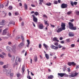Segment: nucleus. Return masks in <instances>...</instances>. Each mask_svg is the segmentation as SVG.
Listing matches in <instances>:
<instances>
[{
    "label": "nucleus",
    "mask_w": 79,
    "mask_h": 79,
    "mask_svg": "<svg viewBox=\"0 0 79 79\" xmlns=\"http://www.w3.org/2000/svg\"><path fill=\"white\" fill-rule=\"evenodd\" d=\"M0 7H1L2 8H3L4 7V6L3 4L0 5Z\"/></svg>",
    "instance_id": "54"
},
{
    "label": "nucleus",
    "mask_w": 79,
    "mask_h": 79,
    "mask_svg": "<svg viewBox=\"0 0 79 79\" xmlns=\"http://www.w3.org/2000/svg\"><path fill=\"white\" fill-rule=\"evenodd\" d=\"M34 15L36 16H37L38 15H40V14L37 11H35L34 13Z\"/></svg>",
    "instance_id": "27"
},
{
    "label": "nucleus",
    "mask_w": 79,
    "mask_h": 79,
    "mask_svg": "<svg viewBox=\"0 0 79 79\" xmlns=\"http://www.w3.org/2000/svg\"><path fill=\"white\" fill-rule=\"evenodd\" d=\"M39 48H41L42 47V45L41 44H39Z\"/></svg>",
    "instance_id": "49"
},
{
    "label": "nucleus",
    "mask_w": 79,
    "mask_h": 79,
    "mask_svg": "<svg viewBox=\"0 0 79 79\" xmlns=\"http://www.w3.org/2000/svg\"><path fill=\"white\" fill-rule=\"evenodd\" d=\"M66 49V48L64 47H62V50H65Z\"/></svg>",
    "instance_id": "60"
},
{
    "label": "nucleus",
    "mask_w": 79,
    "mask_h": 79,
    "mask_svg": "<svg viewBox=\"0 0 79 79\" xmlns=\"http://www.w3.org/2000/svg\"><path fill=\"white\" fill-rule=\"evenodd\" d=\"M32 16L33 18V21L35 23H37L38 21V19L36 17L35 15H32Z\"/></svg>",
    "instance_id": "4"
},
{
    "label": "nucleus",
    "mask_w": 79,
    "mask_h": 79,
    "mask_svg": "<svg viewBox=\"0 0 79 79\" xmlns=\"http://www.w3.org/2000/svg\"><path fill=\"white\" fill-rule=\"evenodd\" d=\"M39 28L40 29H43L44 28V26L43 25L41 24H40L39 25Z\"/></svg>",
    "instance_id": "13"
},
{
    "label": "nucleus",
    "mask_w": 79,
    "mask_h": 79,
    "mask_svg": "<svg viewBox=\"0 0 79 79\" xmlns=\"http://www.w3.org/2000/svg\"><path fill=\"white\" fill-rule=\"evenodd\" d=\"M24 10H27V5L26 4H24Z\"/></svg>",
    "instance_id": "22"
},
{
    "label": "nucleus",
    "mask_w": 79,
    "mask_h": 79,
    "mask_svg": "<svg viewBox=\"0 0 79 79\" xmlns=\"http://www.w3.org/2000/svg\"><path fill=\"white\" fill-rule=\"evenodd\" d=\"M43 45L46 49L47 50H48V46L47 45L45 44H43Z\"/></svg>",
    "instance_id": "14"
},
{
    "label": "nucleus",
    "mask_w": 79,
    "mask_h": 79,
    "mask_svg": "<svg viewBox=\"0 0 79 79\" xmlns=\"http://www.w3.org/2000/svg\"><path fill=\"white\" fill-rule=\"evenodd\" d=\"M24 67H22V71L23 72V73L25 71Z\"/></svg>",
    "instance_id": "31"
},
{
    "label": "nucleus",
    "mask_w": 79,
    "mask_h": 79,
    "mask_svg": "<svg viewBox=\"0 0 79 79\" xmlns=\"http://www.w3.org/2000/svg\"><path fill=\"white\" fill-rule=\"evenodd\" d=\"M15 56H13L12 57V63H13L15 61Z\"/></svg>",
    "instance_id": "29"
},
{
    "label": "nucleus",
    "mask_w": 79,
    "mask_h": 79,
    "mask_svg": "<svg viewBox=\"0 0 79 79\" xmlns=\"http://www.w3.org/2000/svg\"><path fill=\"white\" fill-rule=\"evenodd\" d=\"M19 6H22V4L21 2L19 3Z\"/></svg>",
    "instance_id": "52"
},
{
    "label": "nucleus",
    "mask_w": 79,
    "mask_h": 79,
    "mask_svg": "<svg viewBox=\"0 0 79 79\" xmlns=\"http://www.w3.org/2000/svg\"><path fill=\"white\" fill-rule=\"evenodd\" d=\"M44 24L45 25H47V26L48 27L49 25V23H48V21H46L45 20H44Z\"/></svg>",
    "instance_id": "17"
},
{
    "label": "nucleus",
    "mask_w": 79,
    "mask_h": 79,
    "mask_svg": "<svg viewBox=\"0 0 79 79\" xmlns=\"http://www.w3.org/2000/svg\"><path fill=\"white\" fill-rule=\"evenodd\" d=\"M4 56L3 55L0 54V58H4Z\"/></svg>",
    "instance_id": "42"
},
{
    "label": "nucleus",
    "mask_w": 79,
    "mask_h": 79,
    "mask_svg": "<svg viewBox=\"0 0 79 79\" xmlns=\"http://www.w3.org/2000/svg\"><path fill=\"white\" fill-rule=\"evenodd\" d=\"M71 47L72 48H74L75 46V44H71Z\"/></svg>",
    "instance_id": "43"
},
{
    "label": "nucleus",
    "mask_w": 79,
    "mask_h": 79,
    "mask_svg": "<svg viewBox=\"0 0 79 79\" xmlns=\"http://www.w3.org/2000/svg\"><path fill=\"white\" fill-rule=\"evenodd\" d=\"M11 72V71L10 70H7V71L6 72V75L7 76H9Z\"/></svg>",
    "instance_id": "12"
},
{
    "label": "nucleus",
    "mask_w": 79,
    "mask_h": 79,
    "mask_svg": "<svg viewBox=\"0 0 79 79\" xmlns=\"http://www.w3.org/2000/svg\"><path fill=\"white\" fill-rule=\"evenodd\" d=\"M45 57L46 58L47 60H48L49 59V55L48 54H45Z\"/></svg>",
    "instance_id": "20"
},
{
    "label": "nucleus",
    "mask_w": 79,
    "mask_h": 79,
    "mask_svg": "<svg viewBox=\"0 0 79 79\" xmlns=\"http://www.w3.org/2000/svg\"><path fill=\"white\" fill-rule=\"evenodd\" d=\"M61 28L63 30H64L65 29V24L64 23H62L61 25Z\"/></svg>",
    "instance_id": "6"
},
{
    "label": "nucleus",
    "mask_w": 79,
    "mask_h": 79,
    "mask_svg": "<svg viewBox=\"0 0 79 79\" xmlns=\"http://www.w3.org/2000/svg\"><path fill=\"white\" fill-rule=\"evenodd\" d=\"M17 57L16 58V60H15V65H17L18 64V60H17Z\"/></svg>",
    "instance_id": "35"
},
{
    "label": "nucleus",
    "mask_w": 79,
    "mask_h": 79,
    "mask_svg": "<svg viewBox=\"0 0 79 79\" xmlns=\"http://www.w3.org/2000/svg\"><path fill=\"white\" fill-rule=\"evenodd\" d=\"M53 3H54V4L56 5H57L58 3L57 1L56 0H55L53 1Z\"/></svg>",
    "instance_id": "32"
},
{
    "label": "nucleus",
    "mask_w": 79,
    "mask_h": 79,
    "mask_svg": "<svg viewBox=\"0 0 79 79\" xmlns=\"http://www.w3.org/2000/svg\"><path fill=\"white\" fill-rule=\"evenodd\" d=\"M68 65L70 66H72V62H69L68 63Z\"/></svg>",
    "instance_id": "33"
},
{
    "label": "nucleus",
    "mask_w": 79,
    "mask_h": 79,
    "mask_svg": "<svg viewBox=\"0 0 79 79\" xmlns=\"http://www.w3.org/2000/svg\"><path fill=\"white\" fill-rule=\"evenodd\" d=\"M43 17L44 18H46L47 19H48V16L46 15H43Z\"/></svg>",
    "instance_id": "44"
},
{
    "label": "nucleus",
    "mask_w": 79,
    "mask_h": 79,
    "mask_svg": "<svg viewBox=\"0 0 79 79\" xmlns=\"http://www.w3.org/2000/svg\"><path fill=\"white\" fill-rule=\"evenodd\" d=\"M72 11H69L67 12V14L68 15H70L72 14Z\"/></svg>",
    "instance_id": "26"
},
{
    "label": "nucleus",
    "mask_w": 79,
    "mask_h": 79,
    "mask_svg": "<svg viewBox=\"0 0 79 79\" xmlns=\"http://www.w3.org/2000/svg\"><path fill=\"white\" fill-rule=\"evenodd\" d=\"M9 4V1H7V3L6 5V6H7L8 7V6Z\"/></svg>",
    "instance_id": "36"
},
{
    "label": "nucleus",
    "mask_w": 79,
    "mask_h": 79,
    "mask_svg": "<svg viewBox=\"0 0 79 79\" xmlns=\"http://www.w3.org/2000/svg\"><path fill=\"white\" fill-rule=\"evenodd\" d=\"M53 40L54 41H56L57 42H59V40H57V38L56 37H54L53 39Z\"/></svg>",
    "instance_id": "18"
},
{
    "label": "nucleus",
    "mask_w": 79,
    "mask_h": 79,
    "mask_svg": "<svg viewBox=\"0 0 79 79\" xmlns=\"http://www.w3.org/2000/svg\"><path fill=\"white\" fill-rule=\"evenodd\" d=\"M64 73H58V76H60L61 77H63L64 76Z\"/></svg>",
    "instance_id": "11"
},
{
    "label": "nucleus",
    "mask_w": 79,
    "mask_h": 79,
    "mask_svg": "<svg viewBox=\"0 0 79 79\" xmlns=\"http://www.w3.org/2000/svg\"><path fill=\"white\" fill-rule=\"evenodd\" d=\"M64 40H62L60 41V43L62 44H64Z\"/></svg>",
    "instance_id": "58"
},
{
    "label": "nucleus",
    "mask_w": 79,
    "mask_h": 79,
    "mask_svg": "<svg viewBox=\"0 0 79 79\" xmlns=\"http://www.w3.org/2000/svg\"><path fill=\"white\" fill-rule=\"evenodd\" d=\"M24 25V23L23 22H22V23H21V25H22V26H23Z\"/></svg>",
    "instance_id": "63"
},
{
    "label": "nucleus",
    "mask_w": 79,
    "mask_h": 79,
    "mask_svg": "<svg viewBox=\"0 0 79 79\" xmlns=\"http://www.w3.org/2000/svg\"><path fill=\"white\" fill-rule=\"evenodd\" d=\"M15 23L14 21H10V22H9V24H13V25H15Z\"/></svg>",
    "instance_id": "21"
},
{
    "label": "nucleus",
    "mask_w": 79,
    "mask_h": 79,
    "mask_svg": "<svg viewBox=\"0 0 79 79\" xmlns=\"http://www.w3.org/2000/svg\"><path fill=\"white\" fill-rule=\"evenodd\" d=\"M79 68V65H77L76 66V69H78Z\"/></svg>",
    "instance_id": "64"
},
{
    "label": "nucleus",
    "mask_w": 79,
    "mask_h": 79,
    "mask_svg": "<svg viewBox=\"0 0 79 79\" xmlns=\"http://www.w3.org/2000/svg\"><path fill=\"white\" fill-rule=\"evenodd\" d=\"M78 74V73H74L73 74H72L71 75H70V77H73L75 76H77V75Z\"/></svg>",
    "instance_id": "10"
},
{
    "label": "nucleus",
    "mask_w": 79,
    "mask_h": 79,
    "mask_svg": "<svg viewBox=\"0 0 79 79\" xmlns=\"http://www.w3.org/2000/svg\"><path fill=\"white\" fill-rule=\"evenodd\" d=\"M5 20H2V23H5Z\"/></svg>",
    "instance_id": "55"
},
{
    "label": "nucleus",
    "mask_w": 79,
    "mask_h": 79,
    "mask_svg": "<svg viewBox=\"0 0 79 79\" xmlns=\"http://www.w3.org/2000/svg\"><path fill=\"white\" fill-rule=\"evenodd\" d=\"M51 26L53 28H54V27H55V26L54 25H53L52 24H50Z\"/></svg>",
    "instance_id": "62"
},
{
    "label": "nucleus",
    "mask_w": 79,
    "mask_h": 79,
    "mask_svg": "<svg viewBox=\"0 0 79 79\" xmlns=\"http://www.w3.org/2000/svg\"><path fill=\"white\" fill-rule=\"evenodd\" d=\"M68 5L67 4L62 3L61 5V7L62 9L66 8L68 7Z\"/></svg>",
    "instance_id": "2"
},
{
    "label": "nucleus",
    "mask_w": 79,
    "mask_h": 79,
    "mask_svg": "<svg viewBox=\"0 0 79 79\" xmlns=\"http://www.w3.org/2000/svg\"><path fill=\"white\" fill-rule=\"evenodd\" d=\"M68 24L69 25V29L73 30H77V27L76 26L74 27L73 23L69 22L68 23Z\"/></svg>",
    "instance_id": "1"
},
{
    "label": "nucleus",
    "mask_w": 79,
    "mask_h": 79,
    "mask_svg": "<svg viewBox=\"0 0 79 79\" xmlns=\"http://www.w3.org/2000/svg\"><path fill=\"white\" fill-rule=\"evenodd\" d=\"M62 46H61L60 44H59V45H58V48H62Z\"/></svg>",
    "instance_id": "45"
},
{
    "label": "nucleus",
    "mask_w": 79,
    "mask_h": 79,
    "mask_svg": "<svg viewBox=\"0 0 79 79\" xmlns=\"http://www.w3.org/2000/svg\"><path fill=\"white\" fill-rule=\"evenodd\" d=\"M54 45L56 46H58L59 44L58 42H56L54 44Z\"/></svg>",
    "instance_id": "40"
},
{
    "label": "nucleus",
    "mask_w": 79,
    "mask_h": 79,
    "mask_svg": "<svg viewBox=\"0 0 79 79\" xmlns=\"http://www.w3.org/2000/svg\"><path fill=\"white\" fill-rule=\"evenodd\" d=\"M39 4L40 5H42V2H40L39 3Z\"/></svg>",
    "instance_id": "56"
},
{
    "label": "nucleus",
    "mask_w": 79,
    "mask_h": 79,
    "mask_svg": "<svg viewBox=\"0 0 79 79\" xmlns=\"http://www.w3.org/2000/svg\"><path fill=\"white\" fill-rule=\"evenodd\" d=\"M63 29L62 28L60 27L57 30H56V32L57 33H60L61 31H62Z\"/></svg>",
    "instance_id": "7"
},
{
    "label": "nucleus",
    "mask_w": 79,
    "mask_h": 79,
    "mask_svg": "<svg viewBox=\"0 0 79 79\" xmlns=\"http://www.w3.org/2000/svg\"><path fill=\"white\" fill-rule=\"evenodd\" d=\"M11 48L10 47L8 46L7 47V51H10V50H11Z\"/></svg>",
    "instance_id": "25"
},
{
    "label": "nucleus",
    "mask_w": 79,
    "mask_h": 79,
    "mask_svg": "<svg viewBox=\"0 0 79 79\" xmlns=\"http://www.w3.org/2000/svg\"><path fill=\"white\" fill-rule=\"evenodd\" d=\"M74 19H70L69 20V21L72 23L74 21Z\"/></svg>",
    "instance_id": "50"
},
{
    "label": "nucleus",
    "mask_w": 79,
    "mask_h": 79,
    "mask_svg": "<svg viewBox=\"0 0 79 79\" xmlns=\"http://www.w3.org/2000/svg\"><path fill=\"white\" fill-rule=\"evenodd\" d=\"M64 76H65V77H68V75H67V74H66V73H64Z\"/></svg>",
    "instance_id": "61"
},
{
    "label": "nucleus",
    "mask_w": 79,
    "mask_h": 79,
    "mask_svg": "<svg viewBox=\"0 0 79 79\" xmlns=\"http://www.w3.org/2000/svg\"><path fill=\"white\" fill-rule=\"evenodd\" d=\"M20 38V37L19 36H17V37H16V38H15V39L16 40H17L19 39Z\"/></svg>",
    "instance_id": "46"
},
{
    "label": "nucleus",
    "mask_w": 79,
    "mask_h": 79,
    "mask_svg": "<svg viewBox=\"0 0 79 79\" xmlns=\"http://www.w3.org/2000/svg\"><path fill=\"white\" fill-rule=\"evenodd\" d=\"M69 40H70V39H68L66 40V41L68 42H70Z\"/></svg>",
    "instance_id": "53"
},
{
    "label": "nucleus",
    "mask_w": 79,
    "mask_h": 79,
    "mask_svg": "<svg viewBox=\"0 0 79 79\" xmlns=\"http://www.w3.org/2000/svg\"><path fill=\"white\" fill-rule=\"evenodd\" d=\"M14 74L13 73H11L10 74V77H12L13 76Z\"/></svg>",
    "instance_id": "39"
},
{
    "label": "nucleus",
    "mask_w": 79,
    "mask_h": 79,
    "mask_svg": "<svg viewBox=\"0 0 79 79\" xmlns=\"http://www.w3.org/2000/svg\"><path fill=\"white\" fill-rule=\"evenodd\" d=\"M52 5V3L49 2H48L45 4V5L46 6H51Z\"/></svg>",
    "instance_id": "23"
},
{
    "label": "nucleus",
    "mask_w": 79,
    "mask_h": 79,
    "mask_svg": "<svg viewBox=\"0 0 79 79\" xmlns=\"http://www.w3.org/2000/svg\"><path fill=\"white\" fill-rule=\"evenodd\" d=\"M12 8L13 7L12 6H9V9L10 10H12Z\"/></svg>",
    "instance_id": "37"
},
{
    "label": "nucleus",
    "mask_w": 79,
    "mask_h": 79,
    "mask_svg": "<svg viewBox=\"0 0 79 79\" xmlns=\"http://www.w3.org/2000/svg\"><path fill=\"white\" fill-rule=\"evenodd\" d=\"M19 15L18 12H16L15 13V15Z\"/></svg>",
    "instance_id": "41"
},
{
    "label": "nucleus",
    "mask_w": 79,
    "mask_h": 79,
    "mask_svg": "<svg viewBox=\"0 0 79 79\" xmlns=\"http://www.w3.org/2000/svg\"><path fill=\"white\" fill-rule=\"evenodd\" d=\"M51 48L54 50H57L58 49V47L52 44L50 46Z\"/></svg>",
    "instance_id": "3"
},
{
    "label": "nucleus",
    "mask_w": 79,
    "mask_h": 79,
    "mask_svg": "<svg viewBox=\"0 0 79 79\" xmlns=\"http://www.w3.org/2000/svg\"><path fill=\"white\" fill-rule=\"evenodd\" d=\"M4 64L3 62H0V64L1 65H3Z\"/></svg>",
    "instance_id": "59"
},
{
    "label": "nucleus",
    "mask_w": 79,
    "mask_h": 79,
    "mask_svg": "<svg viewBox=\"0 0 79 79\" xmlns=\"http://www.w3.org/2000/svg\"><path fill=\"white\" fill-rule=\"evenodd\" d=\"M21 76V75L20 73H17V77H19Z\"/></svg>",
    "instance_id": "34"
},
{
    "label": "nucleus",
    "mask_w": 79,
    "mask_h": 79,
    "mask_svg": "<svg viewBox=\"0 0 79 79\" xmlns=\"http://www.w3.org/2000/svg\"><path fill=\"white\" fill-rule=\"evenodd\" d=\"M70 4L72 6H73L74 5L75 6H77V2H73V1H70Z\"/></svg>",
    "instance_id": "5"
},
{
    "label": "nucleus",
    "mask_w": 79,
    "mask_h": 79,
    "mask_svg": "<svg viewBox=\"0 0 79 79\" xmlns=\"http://www.w3.org/2000/svg\"><path fill=\"white\" fill-rule=\"evenodd\" d=\"M12 50L14 52L16 51V46L15 45H14L12 46Z\"/></svg>",
    "instance_id": "9"
},
{
    "label": "nucleus",
    "mask_w": 79,
    "mask_h": 79,
    "mask_svg": "<svg viewBox=\"0 0 79 79\" xmlns=\"http://www.w3.org/2000/svg\"><path fill=\"white\" fill-rule=\"evenodd\" d=\"M24 45V43L23 42L20 43V44L19 45V47L20 48H22Z\"/></svg>",
    "instance_id": "19"
},
{
    "label": "nucleus",
    "mask_w": 79,
    "mask_h": 79,
    "mask_svg": "<svg viewBox=\"0 0 79 79\" xmlns=\"http://www.w3.org/2000/svg\"><path fill=\"white\" fill-rule=\"evenodd\" d=\"M69 35L70 37H73L74 36V35L72 33L69 32Z\"/></svg>",
    "instance_id": "15"
},
{
    "label": "nucleus",
    "mask_w": 79,
    "mask_h": 79,
    "mask_svg": "<svg viewBox=\"0 0 79 79\" xmlns=\"http://www.w3.org/2000/svg\"><path fill=\"white\" fill-rule=\"evenodd\" d=\"M8 68V64H6L3 66V68L5 69Z\"/></svg>",
    "instance_id": "24"
},
{
    "label": "nucleus",
    "mask_w": 79,
    "mask_h": 79,
    "mask_svg": "<svg viewBox=\"0 0 79 79\" xmlns=\"http://www.w3.org/2000/svg\"><path fill=\"white\" fill-rule=\"evenodd\" d=\"M71 63V64L72 66H76V64L74 62H72Z\"/></svg>",
    "instance_id": "30"
},
{
    "label": "nucleus",
    "mask_w": 79,
    "mask_h": 79,
    "mask_svg": "<svg viewBox=\"0 0 79 79\" xmlns=\"http://www.w3.org/2000/svg\"><path fill=\"white\" fill-rule=\"evenodd\" d=\"M7 30V29L6 28L5 29L3 30V32H2V35H5L6 34Z\"/></svg>",
    "instance_id": "8"
},
{
    "label": "nucleus",
    "mask_w": 79,
    "mask_h": 79,
    "mask_svg": "<svg viewBox=\"0 0 79 79\" xmlns=\"http://www.w3.org/2000/svg\"><path fill=\"white\" fill-rule=\"evenodd\" d=\"M27 44H30V41L28 40H27Z\"/></svg>",
    "instance_id": "57"
},
{
    "label": "nucleus",
    "mask_w": 79,
    "mask_h": 79,
    "mask_svg": "<svg viewBox=\"0 0 79 79\" xmlns=\"http://www.w3.org/2000/svg\"><path fill=\"white\" fill-rule=\"evenodd\" d=\"M76 13L77 15H79V11H76Z\"/></svg>",
    "instance_id": "38"
},
{
    "label": "nucleus",
    "mask_w": 79,
    "mask_h": 79,
    "mask_svg": "<svg viewBox=\"0 0 79 79\" xmlns=\"http://www.w3.org/2000/svg\"><path fill=\"white\" fill-rule=\"evenodd\" d=\"M34 61L35 62H36L38 60V57L36 55H35L34 57Z\"/></svg>",
    "instance_id": "16"
},
{
    "label": "nucleus",
    "mask_w": 79,
    "mask_h": 79,
    "mask_svg": "<svg viewBox=\"0 0 79 79\" xmlns=\"http://www.w3.org/2000/svg\"><path fill=\"white\" fill-rule=\"evenodd\" d=\"M18 61L19 62H21V59L20 58H19L18 60Z\"/></svg>",
    "instance_id": "51"
},
{
    "label": "nucleus",
    "mask_w": 79,
    "mask_h": 79,
    "mask_svg": "<svg viewBox=\"0 0 79 79\" xmlns=\"http://www.w3.org/2000/svg\"><path fill=\"white\" fill-rule=\"evenodd\" d=\"M53 78V76L52 75H49V76H48V78L50 79H52V78Z\"/></svg>",
    "instance_id": "28"
},
{
    "label": "nucleus",
    "mask_w": 79,
    "mask_h": 79,
    "mask_svg": "<svg viewBox=\"0 0 79 79\" xmlns=\"http://www.w3.org/2000/svg\"><path fill=\"white\" fill-rule=\"evenodd\" d=\"M21 38H22V40L23 41H24V38L23 36L22 35L21 36Z\"/></svg>",
    "instance_id": "47"
},
{
    "label": "nucleus",
    "mask_w": 79,
    "mask_h": 79,
    "mask_svg": "<svg viewBox=\"0 0 79 79\" xmlns=\"http://www.w3.org/2000/svg\"><path fill=\"white\" fill-rule=\"evenodd\" d=\"M31 6L33 7H35V5L34 4H31Z\"/></svg>",
    "instance_id": "48"
}]
</instances>
